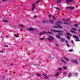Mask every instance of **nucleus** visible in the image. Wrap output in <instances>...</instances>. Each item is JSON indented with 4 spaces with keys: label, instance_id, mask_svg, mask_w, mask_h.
<instances>
[{
    "label": "nucleus",
    "instance_id": "nucleus-42",
    "mask_svg": "<svg viewBox=\"0 0 80 80\" xmlns=\"http://www.w3.org/2000/svg\"><path fill=\"white\" fill-rule=\"evenodd\" d=\"M48 37H49V38H52V39H53V40L54 39V38H53L52 37L49 36H48Z\"/></svg>",
    "mask_w": 80,
    "mask_h": 80
},
{
    "label": "nucleus",
    "instance_id": "nucleus-54",
    "mask_svg": "<svg viewBox=\"0 0 80 80\" xmlns=\"http://www.w3.org/2000/svg\"><path fill=\"white\" fill-rule=\"evenodd\" d=\"M42 22H43L44 23H45V21H42Z\"/></svg>",
    "mask_w": 80,
    "mask_h": 80
},
{
    "label": "nucleus",
    "instance_id": "nucleus-61",
    "mask_svg": "<svg viewBox=\"0 0 80 80\" xmlns=\"http://www.w3.org/2000/svg\"><path fill=\"white\" fill-rule=\"evenodd\" d=\"M1 38H3V36H2L1 37Z\"/></svg>",
    "mask_w": 80,
    "mask_h": 80
},
{
    "label": "nucleus",
    "instance_id": "nucleus-58",
    "mask_svg": "<svg viewBox=\"0 0 80 80\" xmlns=\"http://www.w3.org/2000/svg\"><path fill=\"white\" fill-rule=\"evenodd\" d=\"M56 46H57L58 47V44H56Z\"/></svg>",
    "mask_w": 80,
    "mask_h": 80
},
{
    "label": "nucleus",
    "instance_id": "nucleus-18",
    "mask_svg": "<svg viewBox=\"0 0 80 80\" xmlns=\"http://www.w3.org/2000/svg\"><path fill=\"white\" fill-rule=\"evenodd\" d=\"M72 77V73H70L68 74V77Z\"/></svg>",
    "mask_w": 80,
    "mask_h": 80
},
{
    "label": "nucleus",
    "instance_id": "nucleus-23",
    "mask_svg": "<svg viewBox=\"0 0 80 80\" xmlns=\"http://www.w3.org/2000/svg\"><path fill=\"white\" fill-rule=\"evenodd\" d=\"M64 23H65V24H67V25H69L70 23H68L67 22H64Z\"/></svg>",
    "mask_w": 80,
    "mask_h": 80
},
{
    "label": "nucleus",
    "instance_id": "nucleus-21",
    "mask_svg": "<svg viewBox=\"0 0 80 80\" xmlns=\"http://www.w3.org/2000/svg\"><path fill=\"white\" fill-rule=\"evenodd\" d=\"M14 37H19V36H18V35H17L16 34H14Z\"/></svg>",
    "mask_w": 80,
    "mask_h": 80
},
{
    "label": "nucleus",
    "instance_id": "nucleus-30",
    "mask_svg": "<svg viewBox=\"0 0 80 80\" xmlns=\"http://www.w3.org/2000/svg\"><path fill=\"white\" fill-rule=\"evenodd\" d=\"M68 52H72V51H73V49H69V50H68Z\"/></svg>",
    "mask_w": 80,
    "mask_h": 80
},
{
    "label": "nucleus",
    "instance_id": "nucleus-59",
    "mask_svg": "<svg viewBox=\"0 0 80 80\" xmlns=\"http://www.w3.org/2000/svg\"><path fill=\"white\" fill-rule=\"evenodd\" d=\"M64 74H67V72H64Z\"/></svg>",
    "mask_w": 80,
    "mask_h": 80
},
{
    "label": "nucleus",
    "instance_id": "nucleus-31",
    "mask_svg": "<svg viewBox=\"0 0 80 80\" xmlns=\"http://www.w3.org/2000/svg\"><path fill=\"white\" fill-rule=\"evenodd\" d=\"M59 75V73L58 72H57L55 75V77H57Z\"/></svg>",
    "mask_w": 80,
    "mask_h": 80
},
{
    "label": "nucleus",
    "instance_id": "nucleus-33",
    "mask_svg": "<svg viewBox=\"0 0 80 80\" xmlns=\"http://www.w3.org/2000/svg\"><path fill=\"white\" fill-rule=\"evenodd\" d=\"M70 31L71 32H72V33H76V32H74L72 30H71Z\"/></svg>",
    "mask_w": 80,
    "mask_h": 80
},
{
    "label": "nucleus",
    "instance_id": "nucleus-22",
    "mask_svg": "<svg viewBox=\"0 0 80 80\" xmlns=\"http://www.w3.org/2000/svg\"><path fill=\"white\" fill-rule=\"evenodd\" d=\"M62 20H63V21H65V22H68V20L65 19H62Z\"/></svg>",
    "mask_w": 80,
    "mask_h": 80
},
{
    "label": "nucleus",
    "instance_id": "nucleus-36",
    "mask_svg": "<svg viewBox=\"0 0 80 80\" xmlns=\"http://www.w3.org/2000/svg\"><path fill=\"white\" fill-rule=\"evenodd\" d=\"M58 69L59 71H62V68H59Z\"/></svg>",
    "mask_w": 80,
    "mask_h": 80
},
{
    "label": "nucleus",
    "instance_id": "nucleus-25",
    "mask_svg": "<svg viewBox=\"0 0 80 80\" xmlns=\"http://www.w3.org/2000/svg\"><path fill=\"white\" fill-rule=\"evenodd\" d=\"M48 40H49V41H51V42H52V41H53V40H52V39L51 38H48Z\"/></svg>",
    "mask_w": 80,
    "mask_h": 80
},
{
    "label": "nucleus",
    "instance_id": "nucleus-4",
    "mask_svg": "<svg viewBox=\"0 0 80 80\" xmlns=\"http://www.w3.org/2000/svg\"><path fill=\"white\" fill-rule=\"evenodd\" d=\"M74 8V7L72 6H68L66 7V8L67 9H70V10H73Z\"/></svg>",
    "mask_w": 80,
    "mask_h": 80
},
{
    "label": "nucleus",
    "instance_id": "nucleus-6",
    "mask_svg": "<svg viewBox=\"0 0 80 80\" xmlns=\"http://www.w3.org/2000/svg\"><path fill=\"white\" fill-rule=\"evenodd\" d=\"M71 61H72V63H73V62H74L75 63H76V64H78V62L76 61V60H75V59H71Z\"/></svg>",
    "mask_w": 80,
    "mask_h": 80
},
{
    "label": "nucleus",
    "instance_id": "nucleus-46",
    "mask_svg": "<svg viewBox=\"0 0 80 80\" xmlns=\"http://www.w3.org/2000/svg\"><path fill=\"white\" fill-rule=\"evenodd\" d=\"M58 35H61V36H62L63 35L62 34L60 33H58Z\"/></svg>",
    "mask_w": 80,
    "mask_h": 80
},
{
    "label": "nucleus",
    "instance_id": "nucleus-50",
    "mask_svg": "<svg viewBox=\"0 0 80 80\" xmlns=\"http://www.w3.org/2000/svg\"><path fill=\"white\" fill-rule=\"evenodd\" d=\"M0 52H1V53H4V51L0 50Z\"/></svg>",
    "mask_w": 80,
    "mask_h": 80
},
{
    "label": "nucleus",
    "instance_id": "nucleus-26",
    "mask_svg": "<svg viewBox=\"0 0 80 80\" xmlns=\"http://www.w3.org/2000/svg\"><path fill=\"white\" fill-rule=\"evenodd\" d=\"M62 68H64V69H67V68H68L67 67H65V66L63 67Z\"/></svg>",
    "mask_w": 80,
    "mask_h": 80
},
{
    "label": "nucleus",
    "instance_id": "nucleus-3",
    "mask_svg": "<svg viewBox=\"0 0 80 80\" xmlns=\"http://www.w3.org/2000/svg\"><path fill=\"white\" fill-rule=\"evenodd\" d=\"M62 23V22H61L60 21L56 22L55 23V25L57 26H60L61 25Z\"/></svg>",
    "mask_w": 80,
    "mask_h": 80
},
{
    "label": "nucleus",
    "instance_id": "nucleus-34",
    "mask_svg": "<svg viewBox=\"0 0 80 80\" xmlns=\"http://www.w3.org/2000/svg\"><path fill=\"white\" fill-rule=\"evenodd\" d=\"M40 0H38V1L36 2V4H37V3H39V2H40Z\"/></svg>",
    "mask_w": 80,
    "mask_h": 80
},
{
    "label": "nucleus",
    "instance_id": "nucleus-51",
    "mask_svg": "<svg viewBox=\"0 0 80 80\" xmlns=\"http://www.w3.org/2000/svg\"><path fill=\"white\" fill-rule=\"evenodd\" d=\"M71 43H74V41H73V40H71Z\"/></svg>",
    "mask_w": 80,
    "mask_h": 80
},
{
    "label": "nucleus",
    "instance_id": "nucleus-15",
    "mask_svg": "<svg viewBox=\"0 0 80 80\" xmlns=\"http://www.w3.org/2000/svg\"><path fill=\"white\" fill-rule=\"evenodd\" d=\"M61 61L62 62H63V63H65V64H67V62H65V61L62 59H61Z\"/></svg>",
    "mask_w": 80,
    "mask_h": 80
},
{
    "label": "nucleus",
    "instance_id": "nucleus-1",
    "mask_svg": "<svg viewBox=\"0 0 80 80\" xmlns=\"http://www.w3.org/2000/svg\"><path fill=\"white\" fill-rule=\"evenodd\" d=\"M73 37L76 39H75V40L76 42H80V40L79 39V38L77 36L73 35Z\"/></svg>",
    "mask_w": 80,
    "mask_h": 80
},
{
    "label": "nucleus",
    "instance_id": "nucleus-43",
    "mask_svg": "<svg viewBox=\"0 0 80 80\" xmlns=\"http://www.w3.org/2000/svg\"><path fill=\"white\" fill-rule=\"evenodd\" d=\"M4 47H8V45H4Z\"/></svg>",
    "mask_w": 80,
    "mask_h": 80
},
{
    "label": "nucleus",
    "instance_id": "nucleus-64",
    "mask_svg": "<svg viewBox=\"0 0 80 80\" xmlns=\"http://www.w3.org/2000/svg\"><path fill=\"white\" fill-rule=\"evenodd\" d=\"M79 37H80V34L79 35Z\"/></svg>",
    "mask_w": 80,
    "mask_h": 80
},
{
    "label": "nucleus",
    "instance_id": "nucleus-12",
    "mask_svg": "<svg viewBox=\"0 0 80 80\" xmlns=\"http://www.w3.org/2000/svg\"><path fill=\"white\" fill-rule=\"evenodd\" d=\"M5 77L4 76H2L0 77V79H1L2 80H3V79H4L5 78Z\"/></svg>",
    "mask_w": 80,
    "mask_h": 80
},
{
    "label": "nucleus",
    "instance_id": "nucleus-47",
    "mask_svg": "<svg viewBox=\"0 0 80 80\" xmlns=\"http://www.w3.org/2000/svg\"><path fill=\"white\" fill-rule=\"evenodd\" d=\"M60 31V32L61 33H63V32H64L62 30H61Z\"/></svg>",
    "mask_w": 80,
    "mask_h": 80
},
{
    "label": "nucleus",
    "instance_id": "nucleus-2",
    "mask_svg": "<svg viewBox=\"0 0 80 80\" xmlns=\"http://www.w3.org/2000/svg\"><path fill=\"white\" fill-rule=\"evenodd\" d=\"M47 33V34H48V33H50V34H51V35H53V34L50 32H42V33H39V35L40 36H42V35H43V34H44V33Z\"/></svg>",
    "mask_w": 80,
    "mask_h": 80
},
{
    "label": "nucleus",
    "instance_id": "nucleus-55",
    "mask_svg": "<svg viewBox=\"0 0 80 80\" xmlns=\"http://www.w3.org/2000/svg\"><path fill=\"white\" fill-rule=\"evenodd\" d=\"M58 33H61V32H60V31H59V30H58Z\"/></svg>",
    "mask_w": 80,
    "mask_h": 80
},
{
    "label": "nucleus",
    "instance_id": "nucleus-60",
    "mask_svg": "<svg viewBox=\"0 0 80 80\" xmlns=\"http://www.w3.org/2000/svg\"><path fill=\"white\" fill-rule=\"evenodd\" d=\"M78 31L79 32H80V29H78Z\"/></svg>",
    "mask_w": 80,
    "mask_h": 80
},
{
    "label": "nucleus",
    "instance_id": "nucleus-24",
    "mask_svg": "<svg viewBox=\"0 0 80 80\" xmlns=\"http://www.w3.org/2000/svg\"><path fill=\"white\" fill-rule=\"evenodd\" d=\"M79 25V24L78 23L77 24L74 25V26L76 27H77V25Z\"/></svg>",
    "mask_w": 80,
    "mask_h": 80
},
{
    "label": "nucleus",
    "instance_id": "nucleus-62",
    "mask_svg": "<svg viewBox=\"0 0 80 80\" xmlns=\"http://www.w3.org/2000/svg\"><path fill=\"white\" fill-rule=\"evenodd\" d=\"M6 37H8V36L7 35V36H6Z\"/></svg>",
    "mask_w": 80,
    "mask_h": 80
},
{
    "label": "nucleus",
    "instance_id": "nucleus-10",
    "mask_svg": "<svg viewBox=\"0 0 80 80\" xmlns=\"http://www.w3.org/2000/svg\"><path fill=\"white\" fill-rule=\"evenodd\" d=\"M44 75L45 77V78L46 79H48V78H49V77H47V74H46L45 73H44Z\"/></svg>",
    "mask_w": 80,
    "mask_h": 80
},
{
    "label": "nucleus",
    "instance_id": "nucleus-56",
    "mask_svg": "<svg viewBox=\"0 0 80 80\" xmlns=\"http://www.w3.org/2000/svg\"><path fill=\"white\" fill-rule=\"evenodd\" d=\"M35 4L34 3L32 4V6H35Z\"/></svg>",
    "mask_w": 80,
    "mask_h": 80
},
{
    "label": "nucleus",
    "instance_id": "nucleus-20",
    "mask_svg": "<svg viewBox=\"0 0 80 80\" xmlns=\"http://www.w3.org/2000/svg\"><path fill=\"white\" fill-rule=\"evenodd\" d=\"M72 30H74V31H77V30L75 28H72Z\"/></svg>",
    "mask_w": 80,
    "mask_h": 80
},
{
    "label": "nucleus",
    "instance_id": "nucleus-38",
    "mask_svg": "<svg viewBox=\"0 0 80 80\" xmlns=\"http://www.w3.org/2000/svg\"><path fill=\"white\" fill-rule=\"evenodd\" d=\"M45 24H47V23H48V22H47V21H45V22H44V23Z\"/></svg>",
    "mask_w": 80,
    "mask_h": 80
},
{
    "label": "nucleus",
    "instance_id": "nucleus-41",
    "mask_svg": "<svg viewBox=\"0 0 80 80\" xmlns=\"http://www.w3.org/2000/svg\"><path fill=\"white\" fill-rule=\"evenodd\" d=\"M37 16L36 15H34V18H37Z\"/></svg>",
    "mask_w": 80,
    "mask_h": 80
},
{
    "label": "nucleus",
    "instance_id": "nucleus-5",
    "mask_svg": "<svg viewBox=\"0 0 80 80\" xmlns=\"http://www.w3.org/2000/svg\"><path fill=\"white\" fill-rule=\"evenodd\" d=\"M27 30H29V31H32V32L34 30H36V29H35V28H29L27 29Z\"/></svg>",
    "mask_w": 80,
    "mask_h": 80
},
{
    "label": "nucleus",
    "instance_id": "nucleus-45",
    "mask_svg": "<svg viewBox=\"0 0 80 80\" xmlns=\"http://www.w3.org/2000/svg\"><path fill=\"white\" fill-rule=\"evenodd\" d=\"M66 45H67V47H68V48H69V47H70L69 46V45L68 44H67Z\"/></svg>",
    "mask_w": 80,
    "mask_h": 80
},
{
    "label": "nucleus",
    "instance_id": "nucleus-27",
    "mask_svg": "<svg viewBox=\"0 0 80 80\" xmlns=\"http://www.w3.org/2000/svg\"><path fill=\"white\" fill-rule=\"evenodd\" d=\"M19 27H22V28L25 27V26H24L21 24H20L19 25Z\"/></svg>",
    "mask_w": 80,
    "mask_h": 80
},
{
    "label": "nucleus",
    "instance_id": "nucleus-7",
    "mask_svg": "<svg viewBox=\"0 0 80 80\" xmlns=\"http://www.w3.org/2000/svg\"><path fill=\"white\" fill-rule=\"evenodd\" d=\"M66 3H71L72 2H73V0H67L66 1Z\"/></svg>",
    "mask_w": 80,
    "mask_h": 80
},
{
    "label": "nucleus",
    "instance_id": "nucleus-35",
    "mask_svg": "<svg viewBox=\"0 0 80 80\" xmlns=\"http://www.w3.org/2000/svg\"><path fill=\"white\" fill-rule=\"evenodd\" d=\"M39 65V64H34V66H38Z\"/></svg>",
    "mask_w": 80,
    "mask_h": 80
},
{
    "label": "nucleus",
    "instance_id": "nucleus-28",
    "mask_svg": "<svg viewBox=\"0 0 80 80\" xmlns=\"http://www.w3.org/2000/svg\"><path fill=\"white\" fill-rule=\"evenodd\" d=\"M59 28V26H55L54 28Z\"/></svg>",
    "mask_w": 80,
    "mask_h": 80
},
{
    "label": "nucleus",
    "instance_id": "nucleus-13",
    "mask_svg": "<svg viewBox=\"0 0 80 80\" xmlns=\"http://www.w3.org/2000/svg\"><path fill=\"white\" fill-rule=\"evenodd\" d=\"M64 58L66 60H67L68 62L69 61V59H68V58H67V57H64Z\"/></svg>",
    "mask_w": 80,
    "mask_h": 80
},
{
    "label": "nucleus",
    "instance_id": "nucleus-32",
    "mask_svg": "<svg viewBox=\"0 0 80 80\" xmlns=\"http://www.w3.org/2000/svg\"><path fill=\"white\" fill-rule=\"evenodd\" d=\"M66 34H67V35H72V34L69 32H67Z\"/></svg>",
    "mask_w": 80,
    "mask_h": 80
},
{
    "label": "nucleus",
    "instance_id": "nucleus-40",
    "mask_svg": "<svg viewBox=\"0 0 80 80\" xmlns=\"http://www.w3.org/2000/svg\"><path fill=\"white\" fill-rule=\"evenodd\" d=\"M39 40H44V39H43V38H41Z\"/></svg>",
    "mask_w": 80,
    "mask_h": 80
},
{
    "label": "nucleus",
    "instance_id": "nucleus-52",
    "mask_svg": "<svg viewBox=\"0 0 80 80\" xmlns=\"http://www.w3.org/2000/svg\"><path fill=\"white\" fill-rule=\"evenodd\" d=\"M7 0H2V2H5V1H7Z\"/></svg>",
    "mask_w": 80,
    "mask_h": 80
},
{
    "label": "nucleus",
    "instance_id": "nucleus-63",
    "mask_svg": "<svg viewBox=\"0 0 80 80\" xmlns=\"http://www.w3.org/2000/svg\"><path fill=\"white\" fill-rule=\"evenodd\" d=\"M9 80H12V79H9Z\"/></svg>",
    "mask_w": 80,
    "mask_h": 80
},
{
    "label": "nucleus",
    "instance_id": "nucleus-49",
    "mask_svg": "<svg viewBox=\"0 0 80 80\" xmlns=\"http://www.w3.org/2000/svg\"><path fill=\"white\" fill-rule=\"evenodd\" d=\"M65 42L66 43H68V41H67V40H65Z\"/></svg>",
    "mask_w": 80,
    "mask_h": 80
},
{
    "label": "nucleus",
    "instance_id": "nucleus-11",
    "mask_svg": "<svg viewBox=\"0 0 80 80\" xmlns=\"http://www.w3.org/2000/svg\"><path fill=\"white\" fill-rule=\"evenodd\" d=\"M51 30L52 31V32H58V30H54L53 29H51Z\"/></svg>",
    "mask_w": 80,
    "mask_h": 80
},
{
    "label": "nucleus",
    "instance_id": "nucleus-39",
    "mask_svg": "<svg viewBox=\"0 0 80 80\" xmlns=\"http://www.w3.org/2000/svg\"><path fill=\"white\" fill-rule=\"evenodd\" d=\"M67 38H68V39H70V36H67Z\"/></svg>",
    "mask_w": 80,
    "mask_h": 80
},
{
    "label": "nucleus",
    "instance_id": "nucleus-48",
    "mask_svg": "<svg viewBox=\"0 0 80 80\" xmlns=\"http://www.w3.org/2000/svg\"><path fill=\"white\" fill-rule=\"evenodd\" d=\"M48 17H49V18H51V17H52V16H51V15H48Z\"/></svg>",
    "mask_w": 80,
    "mask_h": 80
},
{
    "label": "nucleus",
    "instance_id": "nucleus-14",
    "mask_svg": "<svg viewBox=\"0 0 80 80\" xmlns=\"http://www.w3.org/2000/svg\"><path fill=\"white\" fill-rule=\"evenodd\" d=\"M54 8H56L57 10H61V9H59V8L57 7H54Z\"/></svg>",
    "mask_w": 80,
    "mask_h": 80
},
{
    "label": "nucleus",
    "instance_id": "nucleus-9",
    "mask_svg": "<svg viewBox=\"0 0 80 80\" xmlns=\"http://www.w3.org/2000/svg\"><path fill=\"white\" fill-rule=\"evenodd\" d=\"M49 21L51 23L53 24V23H54V20H53V19H50L49 20Z\"/></svg>",
    "mask_w": 80,
    "mask_h": 80
},
{
    "label": "nucleus",
    "instance_id": "nucleus-29",
    "mask_svg": "<svg viewBox=\"0 0 80 80\" xmlns=\"http://www.w3.org/2000/svg\"><path fill=\"white\" fill-rule=\"evenodd\" d=\"M62 2V0H59L57 2V3H60V2Z\"/></svg>",
    "mask_w": 80,
    "mask_h": 80
},
{
    "label": "nucleus",
    "instance_id": "nucleus-8",
    "mask_svg": "<svg viewBox=\"0 0 80 80\" xmlns=\"http://www.w3.org/2000/svg\"><path fill=\"white\" fill-rule=\"evenodd\" d=\"M61 42H64L65 41V39L64 38H61Z\"/></svg>",
    "mask_w": 80,
    "mask_h": 80
},
{
    "label": "nucleus",
    "instance_id": "nucleus-37",
    "mask_svg": "<svg viewBox=\"0 0 80 80\" xmlns=\"http://www.w3.org/2000/svg\"><path fill=\"white\" fill-rule=\"evenodd\" d=\"M59 28H61L62 29V28H63V27L61 26H59Z\"/></svg>",
    "mask_w": 80,
    "mask_h": 80
},
{
    "label": "nucleus",
    "instance_id": "nucleus-19",
    "mask_svg": "<svg viewBox=\"0 0 80 80\" xmlns=\"http://www.w3.org/2000/svg\"><path fill=\"white\" fill-rule=\"evenodd\" d=\"M56 37L57 38H61V37H60V36H59L58 35H56Z\"/></svg>",
    "mask_w": 80,
    "mask_h": 80
},
{
    "label": "nucleus",
    "instance_id": "nucleus-16",
    "mask_svg": "<svg viewBox=\"0 0 80 80\" xmlns=\"http://www.w3.org/2000/svg\"><path fill=\"white\" fill-rule=\"evenodd\" d=\"M36 75L38 76V77H41L42 76V75L39 73L36 74Z\"/></svg>",
    "mask_w": 80,
    "mask_h": 80
},
{
    "label": "nucleus",
    "instance_id": "nucleus-17",
    "mask_svg": "<svg viewBox=\"0 0 80 80\" xmlns=\"http://www.w3.org/2000/svg\"><path fill=\"white\" fill-rule=\"evenodd\" d=\"M2 21L4 22H8V21L6 20L3 19L2 20Z\"/></svg>",
    "mask_w": 80,
    "mask_h": 80
},
{
    "label": "nucleus",
    "instance_id": "nucleus-53",
    "mask_svg": "<svg viewBox=\"0 0 80 80\" xmlns=\"http://www.w3.org/2000/svg\"><path fill=\"white\" fill-rule=\"evenodd\" d=\"M35 10V8H32V10Z\"/></svg>",
    "mask_w": 80,
    "mask_h": 80
},
{
    "label": "nucleus",
    "instance_id": "nucleus-44",
    "mask_svg": "<svg viewBox=\"0 0 80 80\" xmlns=\"http://www.w3.org/2000/svg\"><path fill=\"white\" fill-rule=\"evenodd\" d=\"M75 75L76 76H78V73L76 72L75 74Z\"/></svg>",
    "mask_w": 80,
    "mask_h": 80
},
{
    "label": "nucleus",
    "instance_id": "nucleus-57",
    "mask_svg": "<svg viewBox=\"0 0 80 80\" xmlns=\"http://www.w3.org/2000/svg\"><path fill=\"white\" fill-rule=\"evenodd\" d=\"M53 19L54 20H55V17H53Z\"/></svg>",
    "mask_w": 80,
    "mask_h": 80
}]
</instances>
